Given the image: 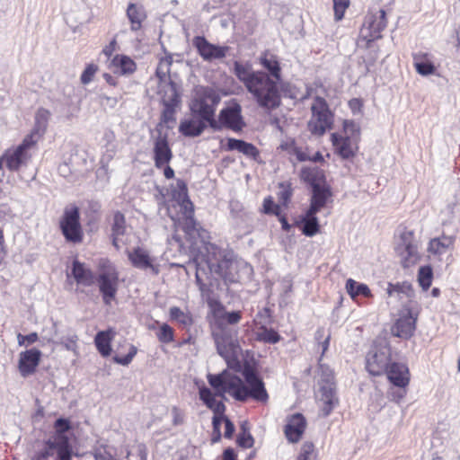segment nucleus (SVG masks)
<instances>
[{
  "label": "nucleus",
  "instance_id": "obj_1",
  "mask_svg": "<svg viewBox=\"0 0 460 460\" xmlns=\"http://www.w3.org/2000/svg\"><path fill=\"white\" fill-rule=\"evenodd\" d=\"M242 375L243 380L226 370L216 375L208 374V382L216 392L213 393L205 385L199 387V400L213 412V417L221 418L220 416L226 412L225 403L222 400H217L218 396L224 398L226 394L241 402L252 400L261 404L268 403L270 394L257 368L250 363H245Z\"/></svg>",
  "mask_w": 460,
  "mask_h": 460
},
{
  "label": "nucleus",
  "instance_id": "obj_2",
  "mask_svg": "<svg viewBox=\"0 0 460 460\" xmlns=\"http://www.w3.org/2000/svg\"><path fill=\"white\" fill-rule=\"evenodd\" d=\"M259 61L268 73L254 71L251 65L238 61L234 63V73L260 107L273 110L281 103L279 89L282 79L280 62L278 56L269 50L261 54Z\"/></svg>",
  "mask_w": 460,
  "mask_h": 460
},
{
  "label": "nucleus",
  "instance_id": "obj_3",
  "mask_svg": "<svg viewBox=\"0 0 460 460\" xmlns=\"http://www.w3.org/2000/svg\"><path fill=\"white\" fill-rule=\"evenodd\" d=\"M41 137L40 129L34 128L18 146L4 151L0 157V168L4 164L9 171L18 172L22 167L27 166L38 150V143Z\"/></svg>",
  "mask_w": 460,
  "mask_h": 460
},
{
  "label": "nucleus",
  "instance_id": "obj_4",
  "mask_svg": "<svg viewBox=\"0 0 460 460\" xmlns=\"http://www.w3.org/2000/svg\"><path fill=\"white\" fill-rule=\"evenodd\" d=\"M301 179L311 185L310 214H317L328 203L332 202V191L325 180L323 172L317 167H305L301 170Z\"/></svg>",
  "mask_w": 460,
  "mask_h": 460
},
{
  "label": "nucleus",
  "instance_id": "obj_5",
  "mask_svg": "<svg viewBox=\"0 0 460 460\" xmlns=\"http://www.w3.org/2000/svg\"><path fill=\"white\" fill-rule=\"evenodd\" d=\"M237 334L234 329L212 328V337L218 354L225 358L229 368L242 373L243 366L239 359L242 348Z\"/></svg>",
  "mask_w": 460,
  "mask_h": 460
},
{
  "label": "nucleus",
  "instance_id": "obj_6",
  "mask_svg": "<svg viewBox=\"0 0 460 460\" xmlns=\"http://www.w3.org/2000/svg\"><path fill=\"white\" fill-rule=\"evenodd\" d=\"M342 128L344 135L332 133L331 141L335 154L342 159H351L358 152L360 142V126L354 120L346 119L343 121Z\"/></svg>",
  "mask_w": 460,
  "mask_h": 460
},
{
  "label": "nucleus",
  "instance_id": "obj_7",
  "mask_svg": "<svg viewBox=\"0 0 460 460\" xmlns=\"http://www.w3.org/2000/svg\"><path fill=\"white\" fill-rule=\"evenodd\" d=\"M99 273L96 280L103 304L110 306L116 299L119 289V271L107 259L102 260L98 265Z\"/></svg>",
  "mask_w": 460,
  "mask_h": 460
},
{
  "label": "nucleus",
  "instance_id": "obj_8",
  "mask_svg": "<svg viewBox=\"0 0 460 460\" xmlns=\"http://www.w3.org/2000/svg\"><path fill=\"white\" fill-rule=\"evenodd\" d=\"M334 114L329 108L326 100L316 96L311 105V117L307 122V129L316 137L323 136L326 131L332 128Z\"/></svg>",
  "mask_w": 460,
  "mask_h": 460
},
{
  "label": "nucleus",
  "instance_id": "obj_9",
  "mask_svg": "<svg viewBox=\"0 0 460 460\" xmlns=\"http://www.w3.org/2000/svg\"><path fill=\"white\" fill-rule=\"evenodd\" d=\"M219 102L220 97L218 94L212 90H206L192 101L190 110L201 120L208 123L210 128L218 129L217 121L215 119V111Z\"/></svg>",
  "mask_w": 460,
  "mask_h": 460
},
{
  "label": "nucleus",
  "instance_id": "obj_10",
  "mask_svg": "<svg viewBox=\"0 0 460 460\" xmlns=\"http://www.w3.org/2000/svg\"><path fill=\"white\" fill-rule=\"evenodd\" d=\"M387 23L386 13L384 9L378 11L368 9L359 36V40L365 42V48H370L372 42L382 38V31L386 28Z\"/></svg>",
  "mask_w": 460,
  "mask_h": 460
},
{
  "label": "nucleus",
  "instance_id": "obj_11",
  "mask_svg": "<svg viewBox=\"0 0 460 460\" xmlns=\"http://www.w3.org/2000/svg\"><path fill=\"white\" fill-rule=\"evenodd\" d=\"M59 228L68 243H81L84 240V230L80 221V210L75 205L65 208L59 220Z\"/></svg>",
  "mask_w": 460,
  "mask_h": 460
},
{
  "label": "nucleus",
  "instance_id": "obj_12",
  "mask_svg": "<svg viewBox=\"0 0 460 460\" xmlns=\"http://www.w3.org/2000/svg\"><path fill=\"white\" fill-rule=\"evenodd\" d=\"M391 361L390 347L375 343L366 355L365 368L371 376H381L385 375Z\"/></svg>",
  "mask_w": 460,
  "mask_h": 460
},
{
  "label": "nucleus",
  "instance_id": "obj_13",
  "mask_svg": "<svg viewBox=\"0 0 460 460\" xmlns=\"http://www.w3.org/2000/svg\"><path fill=\"white\" fill-rule=\"evenodd\" d=\"M173 157L172 148L166 136L159 135L154 141L153 159L155 167L163 170L164 175L167 180L174 178V171L170 166Z\"/></svg>",
  "mask_w": 460,
  "mask_h": 460
},
{
  "label": "nucleus",
  "instance_id": "obj_14",
  "mask_svg": "<svg viewBox=\"0 0 460 460\" xmlns=\"http://www.w3.org/2000/svg\"><path fill=\"white\" fill-rule=\"evenodd\" d=\"M418 314H413L410 307H404L391 326V334L402 340L413 337L417 328Z\"/></svg>",
  "mask_w": 460,
  "mask_h": 460
},
{
  "label": "nucleus",
  "instance_id": "obj_15",
  "mask_svg": "<svg viewBox=\"0 0 460 460\" xmlns=\"http://www.w3.org/2000/svg\"><path fill=\"white\" fill-rule=\"evenodd\" d=\"M173 199L181 205L184 209L185 214V232L193 231L196 226L194 219V206L189 198L188 187L183 180H177L176 187L172 190Z\"/></svg>",
  "mask_w": 460,
  "mask_h": 460
},
{
  "label": "nucleus",
  "instance_id": "obj_16",
  "mask_svg": "<svg viewBox=\"0 0 460 460\" xmlns=\"http://www.w3.org/2000/svg\"><path fill=\"white\" fill-rule=\"evenodd\" d=\"M217 125L218 129L226 128L233 131H240L244 127L242 117L241 105L233 102L226 108L222 109L218 115Z\"/></svg>",
  "mask_w": 460,
  "mask_h": 460
},
{
  "label": "nucleus",
  "instance_id": "obj_17",
  "mask_svg": "<svg viewBox=\"0 0 460 460\" xmlns=\"http://www.w3.org/2000/svg\"><path fill=\"white\" fill-rule=\"evenodd\" d=\"M208 305L214 319L212 328L230 329L226 324H237L243 318L241 311L226 312L225 306L219 301L212 300Z\"/></svg>",
  "mask_w": 460,
  "mask_h": 460
},
{
  "label": "nucleus",
  "instance_id": "obj_18",
  "mask_svg": "<svg viewBox=\"0 0 460 460\" xmlns=\"http://www.w3.org/2000/svg\"><path fill=\"white\" fill-rule=\"evenodd\" d=\"M126 253L134 268L144 270L149 269L155 275L159 274V266L155 263V259L144 247H134L131 250H128Z\"/></svg>",
  "mask_w": 460,
  "mask_h": 460
},
{
  "label": "nucleus",
  "instance_id": "obj_19",
  "mask_svg": "<svg viewBox=\"0 0 460 460\" xmlns=\"http://www.w3.org/2000/svg\"><path fill=\"white\" fill-rule=\"evenodd\" d=\"M385 375L388 382L394 387L408 388L411 382V372L407 364L390 362Z\"/></svg>",
  "mask_w": 460,
  "mask_h": 460
},
{
  "label": "nucleus",
  "instance_id": "obj_20",
  "mask_svg": "<svg viewBox=\"0 0 460 460\" xmlns=\"http://www.w3.org/2000/svg\"><path fill=\"white\" fill-rule=\"evenodd\" d=\"M193 46L204 60L219 59L226 57L227 47H221L211 44L203 36H196L192 40Z\"/></svg>",
  "mask_w": 460,
  "mask_h": 460
},
{
  "label": "nucleus",
  "instance_id": "obj_21",
  "mask_svg": "<svg viewBox=\"0 0 460 460\" xmlns=\"http://www.w3.org/2000/svg\"><path fill=\"white\" fill-rule=\"evenodd\" d=\"M41 351L36 348L26 349L19 355L18 369L22 376L34 374L41 360Z\"/></svg>",
  "mask_w": 460,
  "mask_h": 460
},
{
  "label": "nucleus",
  "instance_id": "obj_22",
  "mask_svg": "<svg viewBox=\"0 0 460 460\" xmlns=\"http://www.w3.org/2000/svg\"><path fill=\"white\" fill-rule=\"evenodd\" d=\"M306 420L302 413H295L288 417L284 427V434L290 443H297L306 429Z\"/></svg>",
  "mask_w": 460,
  "mask_h": 460
},
{
  "label": "nucleus",
  "instance_id": "obj_23",
  "mask_svg": "<svg viewBox=\"0 0 460 460\" xmlns=\"http://www.w3.org/2000/svg\"><path fill=\"white\" fill-rule=\"evenodd\" d=\"M108 68L115 75L128 76L137 71V65L130 57L116 54L111 58Z\"/></svg>",
  "mask_w": 460,
  "mask_h": 460
},
{
  "label": "nucleus",
  "instance_id": "obj_24",
  "mask_svg": "<svg viewBox=\"0 0 460 460\" xmlns=\"http://www.w3.org/2000/svg\"><path fill=\"white\" fill-rule=\"evenodd\" d=\"M71 277L77 285L90 287L94 283V274L85 263L74 260L71 267Z\"/></svg>",
  "mask_w": 460,
  "mask_h": 460
},
{
  "label": "nucleus",
  "instance_id": "obj_25",
  "mask_svg": "<svg viewBox=\"0 0 460 460\" xmlns=\"http://www.w3.org/2000/svg\"><path fill=\"white\" fill-rule=\"evenodd\" d=\"M412 59L413 66L419 75L428 76L436 73L437 67L434 64L432 56L429 53H413Z\"/></svg>",
  "mask_w": 460,
  "mask_h": 460
},
{
  "label": "nucleus",
  "instance_id": "obj_26",
  "mask_svg": "<svg viewBox=\"0 0 460 460\" xmlns=\"http://www.w3.org/2000/svg\"><path fill=\"white\" fill-rule=\"evenodd\" d=\"M226 150H237L248 158H251L254 161H257L260 158L259 149L253 144L245 142L244 140L241 139L228 138Z\"/></svg>",
  "mask_w": 460,
  "mask_h": 460
},
{
  "label": "nucleus",
  "instance_id": "obj_27",
  "mask_svg": "<svg viewBox=\"0 0 460 460\" xmlns=\"http://www.w3.org/2000/svg\"><path fill=\"white\" fill-rule=\"evenodd\" d=\"M116 332L113 328L97 332L94 338V344L98 352L104 358L111 353V342L115 338Z\"/></svg>",
  "mask_w": 460,
  "mask_h": 460
},
{
  "label": "nucleus",
  "instance_id": "obj_28",
  "mask_svg": "<svg viewBox=\"0 0 460 460\" xmlns=\"http://www.w3.org/2000/svg\"><path fill=\"white\" fill-rule=\"evenodd\" d=\"M66 447L67 450H70L69 442L66 439H63V441H56L52 438L48 439L44 443V447L38 451L33 457H36L37 460H48L49 457L53 456L55 452L57 451L58 458L59 459V451L63 447Z\"/></svg>",
  "mask_w": 460,
  "mask_h": 460
},
{
  "label": "nucleus",
  "instance_id": "obj_29",
  "mask_svg": "<svg viewBox=\"0 0 460 460\" xmlns=\"http://www.w3.org/2000/svg\"><path fill=\"white\" fill-rule=\"evenodd\" d=\"M127 17L129 20L131 31H137L146 19V13L141 4L129 3L127 8Z\"/></svg>",
  "mask_w": 460,
  "mask_h": 460
},
{
  "label": "nucleus",
  "instance_id": "obj_30",
  "mask_svg": "<svg viewBox=\"0 0 460 460\" xmlns=\"http://www.w3.org/2000/svg\"><path fill=\"white\" fill-rule=\"evenodd\" d=\"M323 402L321 411L323 417L329 416L333 409L339 404V399L336 395L335 389L332 387L321 388Z\"/></svg>",
  "mask_w": 460,
  "mask_h": 460
},
{
  "label": "nucleus",
  "instance_id": "obj_31",
  "mask_svg": "<svg viewBox=\"0 0 460 460\" xmlns=\"http://www.w3.org/2000/svg\"><path fill=\"white\" fill-rule=\"evenodd\" d=\"M127 223L126 217L120 211H116L113 214L111 223V239L112 244L119 248V238L126 234Z\"/></svg>",
  "mask_w": 460,
  "mask_h": 460
},
{
  "label": "nucleus",
  "instance_id": "obj_32",
  "mask_svg": "<svg viewBox=\"0 0 460 460\" xmlns=\"http://www.w3.org/2000/svg\"><path fill=\"white\" fill-rule=\"evenodd\" d=\"M206 128V122L201 119H189L181 122L179 131L185 137H198Z\"/></svg>",
  "mask_w": 460,
  "mask_h": 460
},
{
  "label": "nucleus",
  "instance_id": "obj_33",
  "mask_svg": "<svg viewBox=\"0 0 460 460\" xmlns=\"http://www.w3.org/2000/svg\"><path fill=\"white\" fill-rule=\"evenodd\" d=\"M455 242L454 237L442 234L439 237L432 238L429 242L428 252L434 255H440L447 252V249L453 246Z\"/></svg>",
  "mask_w": 460,
  "mask_h": 460
},
{
  "label": "nucleus",
  "instance_id": "obj_34",
  "mask_svg": "<svg viewBox=\"0 0 460 460\" xmlns=\"http://www.w3.org/2000/svg\"><path fill=\"white\" fill-rule=\"evenodd\" d=\"M345 288L353 301H356L357 297L359 296L363 297L373 296L372 292L367 285L364 283H358L352 279H347Z\"/></svg>",
  "mask_w": 460,
  "mask_h": 460
},
{
  "label": "nucleus",
  "instance_id": "obj_35",
  "mask_svg": "<svg viewBox=\"0 0 460 460\" xmlns=\"http://www.w3.org/2000/svg\"><path fill=\"white\" fill-rule=\"evenodd\" d=\"M302 233L306 236H314L320 232V225L316 214H310L307 209L305 216L302 218Z\"/></svg>",
  "mask_w": 460,
  "mask_h": 460
},
{
  "label": "nucleus",
  "instance_id": "obj_36",
  "mask_svg": "<svg viewBox=\"0 0 460 460\" xmlns=\"http://www.w3.org/2000/svg\"><path fill=\"white\" fill-rule=\"evenodd\" d=\"M172 65V56L171 54H166L164 57L159 58L158 65L155 70V75L161 83L170 80Z\"/></svg>",
  "mask_w": 460,
  "mask_h": 460
},
{
  "label": "nucleus",
  "instance_id": "obj_37",
  "mask_svg": "<svg viewBox=\"0 0 460 460\" xmlns=\"http://www.w3.org/2000/svg\"><path fill=\"white\" fill-rule=\"evenodd\" d=\"M128 348V353L127 355H121L119 352L113 357V361L117 364H119L121 366H128L129 365L137 353V349L133 344H129L127 342H124V344H119L118 349L120 350L121 349Z\"/></svg>",
  "mask_w": 460,
  "mask_h": 460
},
{
  "label": "nucleus",
  "instance_id": "obj_38",
  "mask_svg": "<svg viewBox=\"0 0 460 460\" xmlns=\"http://www.w3.org/2000/svg\"><path fill=\"white\" fill-rule=\"evenodd\" d=\"M171 321H175L183 326H190L193 323V319L190 312H184L178 306H172L169 310Z\"/></svg>",
  "mask_w": 460,
  "mask_h": 460
},
{
  "label": "nucleus",
  "instance_id": "obj_39",
  "mask_svg": "<svg viewBox=\"0 0 460 460\" xmlns=\"http://www.w3.org/2000/svg\"><path fill=\"white\" fill-rule=\"evenodd\" d=\"M418 283L422 290L427 291L432 285L433 270L430 265L421 266L418 271Z\"/></svg>",
  "mask_w": 460,
  "mask_h": 460
},
{
  "label": "nucleus",
  "instance_id": "obj_40",
  "mask_svg": "<svg viewBox=\"0 0 460 460\" xmlns=\"http://www.w3.org/2000/svg\"><path fill=\"white\" fill-rule=\"evenodd\" d=\"M56 435L54 437V440L56 441H63V439H66L68 441V438L65 435L67 431L72 429L71 421L68 419L59 418L58 419L53 425Z\"/></svg>",
  "mask_w": 460,
  "mask_h": 460
},
{
  "label": "nucleus",
  "instance_id": "obj_41",
  "mask_svg": "<svg viewBox=\"0 0 460 460\" xmlns=\"http://www.w3.org/2000/svg\"><path fill=\"white\" fill-rule=\"evenodd\" d=\"M278 188L279 190L278 192L279 201L284 208H287L293 195L292 184L289 181H282L279 183Z\"/></svg>",
  "mask_w": 460,
  "mask_h": 460
},
{
  "label": "nucleus",
  "instance_id": "obj_42",
  "mask_svg": "<svg viewBox=\"0 0 460 460\" xmlns=\"http://www.w3.org/2000/svg\"><path fill=\"white\" fill-rule=\"evenodd\" d=\"M257 338L261 341L271 344H275L280 341V335L278 333V332L264 326L260 328L257 333Z\"/></svg>",
  "mask_w": 460,
  "mask_h": 460
},
{
  "label": "nucleus",
  "instance_id": "obj_43",
  "mask_svg": "<svg viewBox=\"0 0 460 460\" xmlns=\"http://www.w3.org/2000/svg\"><path fill=\"white\" fill-rule=\"evenodd\" d=\"M171 85H172L173 91H175L174 85L172 82H171ZM178 102H179V96L176 93V92H174L172 98L170 100V102L165 103V109L164 110L163 114H162V119L164 122H169L171 120H174L175 111H174L173 106L176 105L178 103Z\"/></svg>",
  "mask_w": 460,
  "mask_h": 460
},
{
  "label": "nucleus",
  "instance_id": "obj_44",
  "mask_svg": "<svg viewBox=\"0 0 460 460\" xmlns=\"http://www.w3.org/2000/svg\"><path fill=\"white\" fill-rule=\"evenodd\" d=\"M281 203L277 204L271 196H268L263 199L262 212L266 215H274L276 217L280 216L282 213Z\"/></svg>",
  "mask_w": 460,
  "mask_h": 460
},
{
  "label": "nucleus",
  "instance_id": "obj_45",
  "mask_svg": "<svg viewBox=\"0 0 460 460\" xmlns=\"http://www.w3.org/2000/svg\"><path fill=\"white\" fill-rule=\"evenodd\" d=\"M156 337L161 343L168 344L174 341V330L168 324H161Z\"/></svg>",
  "mask_w": 460,
  "mask_h": 460
},
{
  "label": "nucleus",
  "instance_id": "obj_46",
  "mask_svg": "<svg viewBox=\"0 0 460 460\" xmlns=\"http://www.w3.org/2000/svg\"><path fill=\"white\" fill-rule=\"evenodd\" d=\"M317 453L312 442H305L300 449L296 460H316Z\"/></svg>",
  "mask_w": 460,
  "mask_h": 460
},
{
  "label": "nucleus",
  "instance_id": "obj_47",
  "mask_svg": "<svg viewBox=\"0 0 460 460\" xmlns=\"http://www.w3.org/2000/svg\"><path fill=\"white\" fill-rule=\"evenodd\" d=\"M333 1V12L334 20L340 22L344 18L347 9L350 5L349 0H332Z\"/></svg>",
  "mask_w": 460,
  "mask_h": 460
},
{
  "label": "nucleus",
  "instance_id": "obj_48",
  "mask_svg": "<svg viewBox=\"0 0 460 460\" xmlns=\"http://www.w3.org/2000/svg\"><path fill=\"white\" fill-rule=\"evenodd\" d=\"M99 71V66L96 64L90 63L87 64L84 70L81 74L80 81L81 83L85 85L90 84L93 78L96 73Z\"/></svg>",
  "mask_w": 460,
  "mask_h": 460
},
{
  "label": "nucleus",
  "instance_id": "obj_49",
  "mask_svg": "<svg viewBox=\"0 0 460 460\" xmlns=\"http://www.w3.org/2000/svg\"><path fill=\"white\" fill-rule=\"evenodd\" d=\"M397 253L401 258V265L403 269L414 266L420 260L419 252H412V256L410 252H399Z\"/></svg>",
  "mask_w": 460,
  "mask_h": 460
},
{
  "label": "nucleus",
  "instance_id": "obj_50",
  "mask_svg": "<svg viewBox=\"0 0 460 460\" xmlns=\"http://www.w3.org/2000/svg\"><path fill=\"white\" fill-rule=\"evenodd\" d=\"M236 443L240 447L248 449L253 447L254 438L249 431L243 429L238 434Z\"/></svg>",
  "mask_w": 460,
  "mask_h": 460
},
{
  "label": "nucleus",
  "instance_id": "obj_51",
  "mask_svg": "<svg viewBox=\"0 0 460 460\" xmlns=\"http://www.w3.org/2000/svg\"><path fill=\"white\" fill-rule=\"evenodd\" d=\"M408 388L396 387V389L391 388L388 391V398L390 401L400 403L402 400L407 395Z\"/></svg>",
  "mask_w": 460,
  "mask_h": 460
},
{
  "label": "nucleus",
  "instance_id": "obj_52",
  "mask_svg": "<svg viewBox=\"0 0 460 460\" xmlns=\"http://www.w3.org/2000/svg\"><path fill=\"white\" fill-rule=\"evenodd\" d=\"M39 340V335L37 332H33L27 335H23L22 333L17 334V341L19 346L28 347Z\"/></svg>",
  "mask_w": 460,
  "mask_h": 460
},
{
  "label": "nucleus",
  "instance_id": "obj_53",
  "mask_svg": "<svg viewBox=\"0 0 460 460\" xmlns=\"http://www.w3.org/2000/svg\"><path fill=\"white\" fill-rule=\"evenodd\" d=\"M412 290V286L411 283L404 281V282H398L396 284H389L387 292L389 296H391L394 292L397 293H406Z\"/></svg>",
  "mask_w": 460,
  "mask_h": 460
},
{
  "label": "nucleus",
  "instance_id": "obj_54",
  "mask_svg": "<svg viewBox=\"0 0 460 460\" xmlns=\"http://www.w3.org/2000/svg\"><path fill=\"white\" fill-rule=\"evenodd\" d=\"M220 425L222 423L225 424V432H224V437L226 438H228V439H231L233 438V435L234 433V423L230 420V419L226 416L225 413L222 414V416H220Z\"/></svg>",
  "mask_w": 460,
  "mask_h": 460
},
{
  "label": "nucleus",
  "instance_id": "obj_55",
  "mask_svg": "<svg viewBox=\"0 0 460 460\" xmlns=\"http://www.w3.org/2000/svg\"><path fill=\"white\" fill-rule=\"evenodd\" d=\"M172 423L173 426H180L184 423L185 415L182 410L177 406L172 408Z\"/></svg>",
  "mask_w": 460,
  "mask_h": 460
},
{
  "label": "nucleus",
  "instance_id": "obj_56",
  "mask_svg": "<svg viewBox=\"0 0 460 460\" xmlns=\"http://www.w3.org/2000/svg\"><path fill=\"white\" fill-rule=\"evenodd\" d=\"M212 426H213V432H212V438L211 442L212 443H217L221 440V430H220V418L213 417L212 418Z\"/></svg>",
  "mask_w": 460,
  "mask_h": 460
},
{
  "label": "nucleus",
  "instance_id": "obj_57",
  "mask_svg": "<svg viewBox=\"0 0 460 460\" xmlns=\"http://www.w3.org/2000/svg\"><path fill=\"white\" fill-rule=\"evenodd\" d=\"M348 105L353 114H359L362 112L364 102L360 98H352L349 101Z\"/></svg>",
  "mask_w": 460,
  "mask_h": 460
},
{
  "label": "nucleus",
  "instance_id": "obj_58",
  "mask_svg": "<svg viewBox=\"0 0 460 460\" xmlns=\"http://www.w3.org/2000/svg\"><path fill=\"white\" fill-rule=\"evenodd\" d=\"M414 232L412 230H407L406 228L401 233L399 245H404L406 243H414Z\"/></svg>",
  "mask_w": 460,
  "mask_h": 460
},
{
  "label": "nucleus",
  "instance_id": "obj_59",
  "mask_svg": "<svg viewBox=\"0 0 460 460\" xmlns=\"http://www.w3.org/2000/svg\"><path fill=\"white\" fill-rule=\"evenodd\" d=\"M7 255V248L5 245L4 230L0 227V264L3 263Z\"/></svg>",
  "mask_w": 460,
  "mask_h": 460
},
{
  "label": "nucleus",
  "instance_id": "obj_60",
  "mask_svg": "<svg viewBox=\"0 0 460 460\" xmlns=\"http://www.w3.org/2000/svg\"><path fill=\"white\" fill-rule=\"evenodd\" d=\"M396 252H410L412 255V252H418V248L414 243H406L404 245H398L396 247Z\"/></svg>",
  "mask_w": 460,
  "mask_h": 460
},
{
  "label": "nucleus",
  "instance_id": "obj_61",
  "mask_svg": "<svg viewBox=\"0 0 460 460\" xmlns=\"http://www.w3.org/2000/svg\"><path fill=\"white\" fill-rule=\"evenodd\" d=\"M116 45H117V42H116V40H112L109 45L105 46L102 49V53L107 57V58H111L113 57V53L116 49Z\"/></svg>",
  "mask_w": 460,
  "mask_h": 460
},
{
  "label": "nucleus",
  "instance_id": "obj_62",
  "mask_svg": "<svg viewBox=\"0 0 460 460\" xmlns=\"http://www.w3.org/2000/svg\"><path fill=\"white\" fill-rule=\"evenodd\" d=\"M280 148L285 151H295L296 149L295 139L291 138L280 144Z\"/></svg>",
  "mask_w": 460,
  "mask_h": 460
},
{
  "label": "nucleus",
  "instance_id": "obj_63",
  "mask_svg": "<svg viewBox=\"0 0 460 460\" xmlns=\"http://www.w3.org/2000/svg\"><path fill=\"white\" fill-rule=\"evenodd\" d=\"M222 459L223 460H237V455L235 454V452L233 448L228 447L224 450Z\"/></svg>",
  "mask_w": 460,
  "mask_h": 460
},
{
  "label": "nucleus",
  "instance_id": "obj_64",
  "mask_svg": "<svg viewBox=\"0 0 460 460\" xmlns=\"http://www.w3.org/2000/svg\"><path fill=\"white\" fill-rule=\"evenodd\" d=\"M277 217L281 224L282 229L286 232H288L291 228V226L289 225L286 215L281 213L280 216H278Z\"/></svg>",
  "mask_w": 460,
  "mask_h": 460
}]
</instances>
